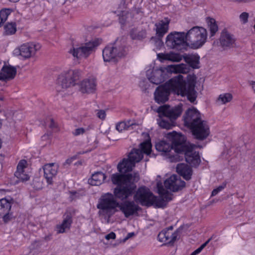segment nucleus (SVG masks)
I'll use <instances>...</instances> for the list:
<instances>
[{"mask_svg": "<svg viewBox=\"0 0 255 255\" xmlns=\"http://www.w3.org/2000/svg\"><path fill=\"white\" fill-rule=\"evenodd\" d=\"M233 99L232 95L229 93L221 94L219 96L217 102L220 104H226Z\"/></svg>", "mask_w": 255, "mask_h": 255, "instance_id": "nucleus-36", "label": "nucleus"}, {"mask_svg": "<svg viewBox=\"0 0 255 255\" xmlns=\"http://www.w3.org/2000/svg\"><path fill=\"white\" fill-rule=\"evenodd\" d=\"M186 33L184 32H172L166 38L165 44L170 49L180 50L185 45Z\"/></svg>", "mask_w": 255, "mask_h": 255, "instance_id": "nucleus-9", "label": "nucleus"}, {"mask_svg": "<svg viewBox=\"0 0 255 255\" xmlns=\"http://www.w3.org/2000/svg\"><path fill=\"white\" fill-rule=\"evenodd\" d=\"M184 122L186 126L190 128L202 120L200 113L195 108L189 109L184 116Z\"/></svg>", "mask_w": 255, "mask_h": 255, "instance_id": "nucleus-18", "label": "nucleus"}, {"mask_svg": "<svg viewBox=\"0 0 255 255\" xmlns=\"http://www.w3.org/2000/svg\"><path fill=\"white\" fill-rule=\"evenodd\" d=\"M254 29H255V24L254 26Z\"/></svg>", "mask_w": 255, "mask_h": 255, "instance_id": "nucleus-60", "label": "nucleus"}, {"mask_svg": "<svg viewBox=\"0 0 255 255\" xmlns=\"http://www.w3.org/2000/svg\"><path fill=\"white\" fill-rule=\"evenodd\" d=\"M131 174L121 175L118 173L112 175L111 180L113 184L117 185L114 189V193H107L102 195L97 205L99 210V216L105 219L108 223L110 218L119 209L126 218L135 214L139 210V206L133 201L118 202L116 198L122 201L131 196L136 189V185L131 181Z\"/></svg>", "mask_w": 255, "mask_h": 255, "instance_id": "nucleus-1", "label": "nucleus"}, {"mask_svg": "<svg viewBox=\"0 0 255 255\" xmlns=\"http://www.w3.org/2000/svg\"><path fill=\"white\" fill-rule=\"evenodd\" d=\"M173 227H169L167 230H163L158 235V238L160 242L166 244H170L175 242L178 235V231L173 232Z\"/></svg>", "mask_w": 255, "mask_h": 255, "instance_id": "nucleus-21", "label": "nucleus"}, {"mask_svg": "<svg viewBox=\"0 0 255 255\" xmlns=\"http://www.w3.org/2000/svg\"><path fill=\"white\" fill-rule=\"evenodd\" d=\"M109 138L112 140L116 141L119 139V136L117 135H113L112 133H110Z\"/></svg>", "mask_w": 255, "mask_h": 255, "instance_id": "nucleus-48", "label": "nucleus"}, {"mask_svg": "<svg viewBox=\"0 0 255 255\" xmlns=\"http://www.w3.org/2000/svg\"><path fill=\"white\" fill-rule=\"evenodd\" d=\"M168 138H171L175 144L174 152L179 155V154L184 155L186 161L193 166H198L201 161L198 152L194 151L193 148L194 145H188L184 143L185 137L184 135L172 131L167 134Z\"/></svg>", "mask_w": 255, "mask_h": 255, "instance_id": "nucleus-4", "label": "nucleus"}, {"mask_svg": "<svg viewBox=\"0 0 255 255\" xmlns=\"http://www.w3.org/2000/svg\"><path fill=\"white\" fill-rule=\"evenodd\" d=\"M0 216L2 218L3 221L6 223L13 218L12 213L10 211L6 214H1Z\"/></svg>", "mask_w": 255, "mask_h": 255, "instance_id": "nucleus-41", "label": "nucleus"}, {"mask_svg": "<svg viewBox=\"0 0 255 255\" xmlns=\"http://www.w3.org/2000/svg\"><path fill=\"white\" fill-rule=\"evenodd\" d=\"M160 114L158 118L157 119V124L160 127L165 129H170L172 127V124L168 121L165 120Z\"/></svg>", "mask_w": 255, "mask_h": 255, "instance_id": "nucleus-37", "label": "nucleus"}, {"mask_svg": "<svg viewBox=\"0 0 255 255\" xmlns=\"http://www.w3.org/2000/svg\"><path fill=\"white\" fill-rule=\"evenodd\" d=\"M207 36V31L203 27L194 26L186 32V40L194 49L202 47L206 43Z\"/></svg>", "mask_w": 255, "mask_h": 255, "instance_id": "nucleus-5", "label": "nucleus"}, {"mask_svg": "<svg viewBox=\"0 0 255 255\" xmlns=\"http://www.w3.org/2000/svg\"><path fill=\"white\" fill-rule=\"evenodd\" d=\"M4 33L6 35H12L16 31V25L15 22L7 23L4 27Z\"/></svg>", "mask_w": 255, "mask_h": 255, "instance_id": "nucleus-38", "label": "nucleus"}, {"mask_svg": "<svg viewBox=\"0 0 255 255\" xmlns=\"http://www.w3.org/2000/svg\"><path fill=\"white\" fill-rule=\"evenodd\" d=\"M68 79H66V80H65V82H68Z\"/></svg>", "mask_w": 255, "mask_h": 255, "instance_id": "nucleus-61", "label": "nucleus"}, {"mask_svg": "<svg viewBox=\"0 0 255 255\" xmlns=\"http://www.w3.org/2000/svg\"><path fill=\"white\" fill-rule=\"evenodd\" d=\"M250 14L248 12L244 11L239 15V20L241 24L245 25L249 22Z\"/></svg>", "mask_w": 255, "mask_h": 255, "instance_id": "nucleus-40", "label": "nucleus"}, {"mask_svg": "<svg viewBox=\"0 0 255 255\" xmlns=\"http://www.w3.org/2000/svg\"><path fill=\"white\" fill-rule=\"evenodd\" d=\"M176 171L180 175L182 176L186 180H189L192 175V169L187 164L184 163L178 164Z\"/></svg>", "mask_w": 255, "mask_h": 255, "instance_id": "nucleus-26", "label": "nucleus"}, {"mask_svg": "<svg viewBox=\"0 0 255 255\" xmlns=\"http://www.w3.org/2000/svg\"><path fill=\"white\" fill-rule=\"evenodd\" d=\"M1 126H2V122H1V120L0 119V128H1Z\"/></svg>", "mask_w": 255, "mask_h": 255, "instance_id": "nucleus-57", "label": "nucleus"}, {"mask_svg": "<svg viewBox=\"0 0 255 255\" xmlns=\"http://www.w3.org/2000/svg\"><path fill=\"white\" fill-rule=\"evenodd\" d=\"M130 36L132 39L141 40L145 37L146 31L144 30L139 31L136 28H134L130 31Z\"/></svg>", "mask_w": 255, "mask_h": 255, "instance_id": "nucleus-35", "label": "nucleus"}, {"mask_svg": "<svg viewBox=\"0 0 255 255\" xmlns=\"http://www.w3.org/2000/svg\"><path fill=\"white\" fill-rule=\"evenodd\" d=\"M170 132H169V133ZM166 134V137L168 139L170 142H167L164 140H161L156 143L155 148L157 150L164 152L168 156L171 162H177L180 160V156L177 155V153L175 155H172L171 150L174 151L175 144L173 143L171 138H169L167 137V134Z\"/></svg>", "mask_w": 255, "mask_h": 255, "instance_id": "nucleus-13", "label": "nucleus"}, {"mask_svg": "<svg viewBox=\"0 0 255 255\" xmlns=\"http://www.w3.org/2000/svg\"><path fill=\"white\" fill-rule=\"evenodd\" d=\"M96 89V81L93 78L86 79L80 84V91L83 94L94 93Z\"/></svg>", "mask_w": 255, "mask_h": 255, "instance_id": "nucleus-23", "label": "nucleus"}, {"mask_svg": "<svg viewBox=\"0 0 255 255\" xmlns=\"http://www.w3.org/2000/svg\"><path fill=\"white\" fill-rule=\"evenodd\" d=\"M166 75V71L163 68L149 69L146 71V76L152 84L158 85L163 82Z\"/></svg>", "mask_w": 255, "mask_h": 255, "instance_id": "nucleus-16", "label": "nucleus"}, {"mask_svg": "<svg viewBox=\"0 0 255 255\" xmlns=\"http://www.w3.org/2000/svg\"><path fill=\"white\" fill-rule=\"evenodd\" d=\"M72 223V217L70 215H67L64 218L61 224L57 226V232L58 233H63L69 230Z\"/></svg>", "mask_w": 255, "mask_h": 255, "instance_id": "nucleus-30", "label": "nucleus"}, {"mask_svg": "<svg viewBox=\"0 0 255 255\" xmlns=\"http://www.w3.org/2000/svg\"><path fill=\"white\" fill-rule=\"evenodd\" d=\"M96 115L100 119L104 120L106 117V111L104 110H97Z\"/></svg>", "mask_w": 255, "mask_h": 255, "instance_id": "nucleus-43", "label": "nucleus"}, {"mask_svg": "<svg viewBox=\"0 0 255 255\" xmlns=\"http://www.w3.org/2000/svg\"><path fill=\"white\" fill-rule=\"evenodd\" d=\"M235 43L236 38L234 35L226 29H224L221 31L220 37L214 41L212 45L215 47H220L223 50H226L233 47Z\"/></svg>", "mask_w": 255, "mask_h": 255, "instance_id": "nucleus-10", "label": "nucleus"}, {"mask_svg": "<svg viewBox=\"0 0 255 255\" xmlns=\"http://www.w3.org/2000/svg\"><path fill=\"white\" fill-rule=\"evenodd\" d=\"M1 170H2V164L0 162V172L1 171Z\"/></svg>", "mask_w": 255, "mask_h": 255, "instance_id": "nucleus-56", "label": "nucleus"}, {"mask_svg": "<svg viewBox=\"0 0 255 255\" xmlns=\"http://www.w3.org/2000/svg\"><path fill=\"white\" fill-rule=\"evenodd\" d=\"M40 46L38 43L33 42L22 44L13 51L15 55H20L25 59H28L34 55L36 52L39 50Z\"/></svg>", "mask_w": 255, "mask_h": 255, "instance_id": "nucleus-12", "label": "nucleus"}, {"mask_svg": "<svg viewBox=\"0 0 255 255\" xmlns=\"http://www.w3.org/2000/svg\"><path fill=\"white\" fill-rule=\"evenodd\" d=\"M138 175H135V177H134V180H138Z\"/></svg>", "mask_w": 255, "mask_h": 255, "instance_id": "nucleus-54", "label": "nucleus"}, {"mask_svg": "<svg viewBox=\"0 0 255 255\" xmlns=\"http://www.w3.org/2000/svg\"><path fill=\"white\" fill-rule=\"evenodd\" d=\"M206 22L207 24L208 29L209 31V39L212 40L213 39V37L219 30L218 26L215 19L213 18H207Z\"/></svg>", "mask_w": 255, "mask_h": 255, "instance_id": "nucleus-29", "label": "nucleus"}, {"mask_svg": "<svg viewBox=\"0 0 255 255\" xmlns=\"http://www.w3.org/2000/svg\"><path fill=\"white\" fill-rule=\"evenodd\" d=\"M127 53L123 42L117 41L112 45H108L103 50V57L105 61H116L119 58L125 56Z\"/></svg>", "mask_w": 255, "mask_h": 255, "instance_id": "nucleus-6", "label": "nucleus"}, {"mask_svg": "<svg viewBox=\"0 0 255 255\" xmlns=\"http://www.w3.org/2000/svg\"><path fill=\"white\" fill-rule=\"evenodd\" d=\"M81 76L79 70H68L63 72L59 76L58 83L63 89L73 86L76 81L78 80Z\"/></svg>", "mask_w": 255, "mask_h": 255, "instance_id": "nucleus-7", "label": "nucleus"}, {"mask_svg": "<svg viewBox=\"0 0 255 255\" xmlns=\"http://www.w3.org/2000/svg\"><path fill=\"white\" fill-rule=\"evenodd\" d=\"M49 135L48 134H44L42 137V138L43 140L47 139L49 138Z\"/></svg>", "mask_w": 255, "mask_h": 255, "instance_id": "nucleus-53", "label": "nucleus"}, {"mask_svg": "<svg viewBox=\"0 0 255 255\" xmlns=\"http://www.w3.org/2000/svg\"><path fill=\"white\" fill-rule=\"evenodd\" d=\"M75 158L74 157L67 159L64 163V165H70Z\"/></svg>", "mask_w": 255, "mask_h": 255, "instance_id": "nucleus-49", "label": "nucleus"}, {"mask_svg": "<svg viewBox=\"0 0 255 255\" xmlns=\"http://www.w3.org/2000/svg\"><path fill=\"white\" fill-rule=\"evenodd\" d=\"M135 236V234L133 232L128 233L127 236L123 239V242H126L128 240L132 238Z\"/></svg>", "mask_w": 255, "mask_h": 255, "instance_id": "nucleus-47", "label": "nucleus"}, {"mask_svg": "<svg viewBox=\"0 0 255 255\" xmlns=\"http://www.w3.org/2000/svg\"><path fill=\"white\" fill-rule=\"evenodd\" d=\"M126 1L125 0H123L121 2V7L122 8H124L126 7Z\"/></svg>", "mask_w": 255, "mask_h": 255, "instance_id": "nucleus-52", "label": "nucleus"}, {"mask_svg": "<svg viewBox=\"0 0 255 255\" xmlns=\"http://www.w3.org/2000/svg\"><path fill=\"white\" fill-rule=\"evenodd\" d=\"M85 129L83 128H76L73 132V134L75 136H78L81 134H83L85 133Z\"/></svg>", "mask_w": 255, "mask_h": 255, "instance_id": "nucleus-45", "label": "nucleus"}, {"mask_svg": "<svg viewBox=\"0 0 255 255\" xmlns=\"http://www.w3.org/2000/svg\"><path fill=\"white\" fill-rule=\"evenodd\" d=\"M134 165L128 158H124L118 165V169L120 172L126 173L132 170Z\"/></svg>", "mask_w": 255, "mask_h": 255, "instance_id": "nucleus-28", "label": "nucleus"}, {"mask_svg": "<svg viewBox=\"0 0 255 255\" xmlns=\"http://www.w3.org/2000/svg\"><path fill=\"white\" fill-rule=\"evenodd\" d=\"M136 124L133 121H128L127 122H121L116 125V129L119 131L122 132L124 130L127 129L129 127L135 125Z\"/></svg>", "mask_w": 255, "mask_h": 255, "instance_id": "nucleus-34", "label": "nucleus"}, {"mask_svg": "<svg viewBox=\"0 0 255 255\" xmlns=\"http://www.w3.org/2000/svg\"><path fill=\"white\" fill-rule=\"evenodd\" d=\"M195 84L194 78H190L186 82L183 76L179 74L171 78L164 85L158 87L154 92V99L158 103H164L168 99L170 91H173L182 96H186L193 103L196 98Z\"/></svg>", "mask_w": 255, "mask_h": 255, "instance_id": "nucleus-2", "label": "nucleus"}, {"mask_svg": "<svg viewBox=\"0 0 255 255\" xmlns=\"http://www.w3.org/2000/svg\"><path fill=\"white\" fill-rule=\"evenodd\" d=\"M12 11V10L10 8H3L0 11V23H1V25L7 20L8 15Z\"/></svg>", "mask_w": 255, "mask_h": 255, "instance_id": "nucleus-39", "label": "nucleus"}, {"mask_svg": "<svg viewBox=\"0 0 255 255\" xmlns=\"http://www.w3.org/2000/svg\"><path fill=\"white\" fill-rule=\"evenodd\" d=\"M253 49L255 51V44L253 46Z\"/></svg>", "mask_w": 255, "mask_h": 255, "instance_id": "nucleus-59", "label": "nucleus"}, {"mask_svg": "<svg viewBox=\"0 0 255 255\" xmlns=\"http://www.w3.org/2000/svg\"><path fill=\"white\" fill-rule=\"evenodd\" d=\"M157 58L161 62L165 60L170 61L173 62H178L182 60L181 56L178 53L173 52L169 53H160L157 55Z\"/></svg>", "mask_w": 255, "mask_h": 255, "instance_id": "nucleus-25", "label": "nucleus"}, {"mask_svg": "<svg viewBox=\"0 0 255 255\" xmlns=\"http://www.w3.org/2000/svg\"><path fill=\"white\" fill-rule=\"evenodd\" d=\"M1 26V23H0V27Z\"/></svg>", "mask_w": 255, "mask_h": 255, "instance_id": "nucleus-62", "label": "nucleus"}, {"mask_svg": "<svg viewBox=\"0 0 255 255\" xmlns=\"http://www.w3.org/2000/svg\"><path fill=\"white\" fill-rule=\"evenodd\" d=\"M249 83L250 85L252 87L253 90L255 92V81H251Z\"/></svg>", "mask_w": 255, "mask_h": 255, "instance_id": "nucleus-51", "label": "nucleus"}, {"mask_svg": "<svg viewBox=\"0 0 255 255\" xmlns=\"http://www.w3.org/2000/svg\"><path fill=\"white\" fill-rule=\"evenodd\" d=\"M211 239H208L205 243L202 244L199 248L194 251L190 255H197L207 245L210 241Z\"/></svg>", "mask_w": 255, "mask_h": 255, "instance_id": "nucleus-42", "label": "nucleus"}, {"mask_svg": "<svg viewBox=\"0 0 255 255\" xmlns=\"http://www.w3.org/2000/svg\"><path fill=\"white\" fill-rule=\"evenodd\" d=\"M17 73L16 68L7 63L4 62L0 70V81L7 82L13 80Z\"/></svg>", "mask_w": 255, "mask_h": 255, "instance_id": "nucleus-17", "label": "nucleus"}, {"mask_svg": "<svg viewBox=\"0 0 255 255\" xmlns=\"http://www.w3.org/2000/svg\"><path fill=\"white\" fill-rule=\"evenodd\" d=\"M27 162L24 159L20 160L18 162L16 171L14 173L15 176L21 181H26L29 180V176L25 172L27 168Z\"/></svg>", "mask_w": 255, "mask_h": 255, "instance_id": "nucleus-22", "label": "nucleus"}, {"mask_svg": "<svg viewBox=\"0 0 255 255\" xmlns=\"http://www.w3.org/2000/svg\"><path fill=\"white\" fill-rule=\"evenodd\" d=\"M44 177L48 184L53 183V179L56 176L58 170V166L54 163L46 164L43 166Z\"/></svg>", "mask_w": 255, "mask_h": 255, "instance_id": "nucleus-20", "label": "nucleus"}, {"mask_svg": "<svg viewBox=\"0 0 255 255\" xmlns=\"http://www.w3.org/2000/svg\"><path fill=\"white\" fill-rule=\"evenodd\" d=\"M106 178V176L102 172H97L93 174L91 178L89 179V183L93 186L101 185Z\"/></svg>", "mask_w": 255, "mask_h": 255, "instance_id": "nucleus-31", "label": "nucleus"}, {"mask_svg": "<svg viewBox=\"0 0 255 255\" xmlns=\"http://www.w3.org/2000/svg\"><path fill=\"white\" fill-rule=\"evenodd\" d=\"M76 193H75L72 194V199H74V198L73 196L74 195H76Z\"/></svg>", "mask_w": 255, "mask_h": 255, "instance_id": "nucleus-58", "label": "nucleus"}, {"mask_svg": "<svg viewBox=\"0 0 255 255\" xmlns=\"http://www.w3.org/2000/svg\"><path fill=\"white\" fill-rule=\"evenodd\" d=\"M12 201L11 199L2 198L0 200V215L6 214L10 211Z\"/></svg>", "mask_w": 255, "mask_h": 255, "instance_id": "nucleus-33", "label": "nucleus"}, {"mask_svg": "<svg viewBox=\"0 0 255 255\" xmlns=\"http://www.w3.org/2000/svg\"><path fill=\"white\" fill-rule=\"evenodd\" d=\"M100 43L98 39H95L80 46H73L70 52L77 58H87L94 51Z\"/></svg>", "mask_w": 255, "mask_h": 255, "instance_id": "nucleus-8", "label": "nucleus"}, {"mask_svg": "<svg viewBox=\"0 0 255 255\" xmlns=\"http://www.w3.org/2000/svg\"><path fill=\"white\" fill-rule=\"evenodd\" d=\"M182 107L181 104L174 107H170L167 105H164L159 107L157 110V112L170 119H176L180 116L182 112Z\"/></svg>", "mask_w": 255, "mask_h": 255, "instance_id": "nucleus-15", "label": "nucleus"}, {"mask_svg": "<svg viewBox=\"0 0 255 255\" xmlns=\"http://www.w3.org/2000/svg\"><path fill=\"white\" fill-rule=\"evenodd\" d=\"M170 20L168 18L159 20L155 24L156 34L157 36L162 37L167 32Z\"/></svg>", "mask_w": 255, "mask_h": 255, "instance_id": "nucleus-24", "label": "nucleus"}, {"mask_svg": "<svg viewBox=\"0 0 255 255\" xmlns=\"http://www.w3.org/2000/svg\"><path fill=\"white\" fill-rule=\"evenodd\" d=\"M185 61L193 68H198L199 56L198 55H188L184 56Z\"/></svg>", "mask_w": 255, "mask_h": 255, "instance_id": "nucleus-32", "label": "nucleus"}, {"mask_svg": "<svg viewBox=\"0 0 255 255\" xmlns=\"http://www.w3.org/2000/svg\"><path fill=\"white\" fill-rule=\"evenodd\" d=\"M164 185L167 189L175 192L184 187L185 182L181 180L176 175H172L164 181Z\"/></svg>", "mask_w": 255, "mask_h": 255, "instance_id": "nucleus-19", "label": "nucleus"}, {"mask_svg": "<svg viewBox=\"0 0 255 255\" xmlns=\"http://www.w3.org/2000/svg\"><path fill=\"white\" fill-rule=\"evenodd\" d=\"M226 186V184H223L216 189H214L212 192L211 196H214L217 195L219 192H220L225 188Z\"/></svg>", "mask_w": 255, "mask_h": 255, "instance_id": "nucleus-44", "label": "nucleus"}, {"mask_svg": "<svg viewBox=\"0 0 255 255\" xmlns=\"http://www.w3.org/2000/svg\"><path fill=\"white\" fill-rule=\"evenodd\" d=\"M157 188L159 197L154 196L148 188L140 187L134 195L135 201L142 205L150 206L154 204L158 207H163L166 202L172 200V195L163 188L161 183H157Z\"/></svg>", "mask_w": 255, "mask_h": 255, "instance_id": "nucleus-3", "label": "nucleus"}, {"mask_svg": "<svg viewBox=\"0 0 255 255\" xmlns=\"http://www.w3.org/2000/svg\"><path fill=\"white\" fill-rule=\"evenodd\" d=\"M140 149H133L128 155V158L135 165V163L139 162L143 158V153L149 155L151 151L150 139L147 140L140 144Z\"/></svg>", "mask_w": 255, "mask_h": 255, "instance_id": "nucleus-11", "label": "nucleus"}, {"mask_svg": "<svg viewBox=\"0 0 255 255\" xmlns=\"http://www.w3.org/2000/svg\"><path fill=\"white\" fill-rule=\"evenodd\" d=\"M189 69L185 64H179L168 65L166 71L170 73L185 74L189 72Z\"/></svg>", "mask_w": 255, "mask_h": 255, "instance_id": "nucleus-27", "label": "nucleus"}, {"mask_svg": "<svg viewBox=\"0 0 255 255\" xmlns=\"http://www.w3.org/2000/svg\"><path fill=\"white\" fill-rule=\"evenodd\" d=\"M196 138L206 139L210 134V128L207 121L201 120L190 128Z\"/></svg>", "mask_w": 255, "mask_h": 255, "instance_id": "nucleus-14", "label": "nucleus"}, {"mask_svg": "<svg viewBox=\"0 0 255 255\" xmlns=\"http://www.w3.org/2000/svg\"><path fill=\"white\" fill-rule=\"evenodd\" d=\"M144 82H143L142 83L140 84V86L142 87L143 88H144L143 90L146 92L147 90H148L150 88V85H148L147 87H146V85L145 84V86L144 87Z\"/></svg>", "mask_w": 255, "mask_h": 255, "instance_id": "nucleus-50", "label": "nucleus"}, {"mask_svg": "<svg viewBox=\"0 0 255 255\" xmlns=\"http://www.w3.org/2000/svg\"><path fill=\"white\" fill-rule=\"evenodd\" d=\"M10 1L15 2L18 1L19 0H9Z\"/></svg>", "mask_w": 255, "mask_h": 255, "instance_id": "nucleus-55", "label": "nucleus"}, {"mask_svg": "<svg viewBox=\"0 0 255 255\" xmlns=\"http://www.w3.org/2000/svg\"><path fill=\"white\" fill-rule=\"evenodd\" d=\"M116 237V236L115 233L112 232L105 236V239L107 240H109L110 239H115Z\"/></svg>", "mask_w": 255, "mask_h": 255, "instance_id": "nucleus-46", "label": "nucleus"}]
</instances>
